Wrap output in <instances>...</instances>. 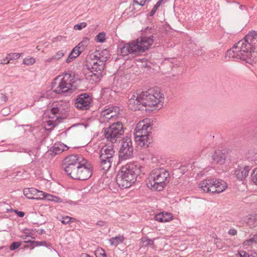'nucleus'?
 <instances>
[{
  "label": "nucleus",
  "mask_w": 257,
  "mask_h": 257,
  "mask_svg": "<svg viewBox=\"0 0 257 257\" xmlns=\"http://www.w3.org/2000/svg\"><path fill=\"white\" fill-rule=\"evenodd\" d=\"M153 92V90L149 89L142 91L139 95L133 94L128 100L129 108L134 111L139 110L148 112L159 110L163 106V104L161 103V100L157 98L159 94L156 96L152 93Z\"/></svg>",
  "instance_id": "nucleus-1"
},
{
  "label": "nucleus",
  "mask_w": 257,
  "mask_h": 257,
  "mask_svg": "<svg viewBox=\"0 0 257 257\" xmlns=\"http://www.w3.org/2000/svg\"><path fill=\"white\" fill-rule=\"evenodd\" d=\"M140 172V166L127 163L121 167L116 177V182L121 188H128L137 181Z\"/></svg>",
  "instance_id": "nucleus-2"
},
{
  "label": "nucleus",
  "mask_w": 257,
  "mask_h": 257,
  "mask_svg": "<svg viewBox=\"0 0 257 257\" xmlns=\"http://www.w3.org/2000/svg\"><path fill=\"white\" fill-rule=\"evenodd\" d=\"M58 77H56L51 84V89L55 94H66L65 95H70L73 92L72 87L76 82L75 76L72 75L69 73H64V77L57 82Z\"/></svg>",
  "instance_id": "nucleus-3"
},
{
  "label": "nucleus",
  "mask_w": 257,
  "mask_h": 257,
  "mask_svg": "<svg viewBox=\"0 0 257 257\" xmlns=\"http://www.w3.org/2000/svg\"><path fill=\"white\" fill-rule=\"evenodd\" d=\"M242 49L247 51V56L250 57L251 64L257 62V32L251 31L242 39L238 42Z\"/></svg>",
  "instance_id": "nucleus-4"
},
{
  "label": "nucleus",
  "mask_w": 257,
  "mask_h": 257,
  "mask_svg": "<svg viewBox=\"0 0 257 257\" xmlns=\"http://www.w3.org/2000/svg\"><path fill=\"white\" fill-rule=\"evenodd\" d=\"M201 191L205 193L219 194L227 188V184L222 180L216 178H207L199 184Z\"/></svg>",
  "instance_id": "nucleus-5"
},
{
  "label": "nucleus",
  "mask_w": 257,
  "mask_h": 257,
  "mask_svg": "<svg viewBox=\"0 0 257 257\" xmlns=\"http://www.w3.org/2000/svg\"><path fill=\"white\" fill-rule=\"evenodd\" d=\"M85 159L81 155H71L66 156L63 160L62 166L65 173L70 177Z\"/></svg>",
  "instance_id": "nucleus-6"
},
{
  "label": "nucleus",
  "mask_w": 257,
  "mask_h": 257,
  "mask_svg": "<svg viewBox=\"0 0 257 257\" xmlns=\"http://www.w3.org/2000/svg\"><path fill=\"white\" fill-rule=\"evenodd\" d=\"M145 47H142L138 40L132 41L129 43L119 44L117 46V54L122 57L128 54H139L146 52Z\"/></svg>",
  "instance_id": "nucleus-7"
},
{
  "label": "nucleus",
  "mask_w": 257,
  "mask_h": 257,
  "mask_svg": "<svg viewBox=\"0 0 257 257\" xmlns=\"http://www.w3.org/2000/svg\"><path fill=\"white\" fill-rule=\"evenodd\" d=\"M85 67L88 71L85 73L86 79L89 80L92 84L99 82L102 76L104 68H101L97 64V62H92L89 60L86 62Z\"/></svg>",
  "instance_id": "nucleus-8"
},
{
  "label": "nucleus",
  "mask_w": 257,
  "mask_h": 257,
  "mask_svg": "<svg viewBox=\"0 0 257 257\" xmlns=\"http://www.w3.org/2000/svg\"><path fill=\"white\" fill-rule=\"evenodd\" d=\"M124 134L123 124L120 121L112 123L104 128V135L107 141L112 143L116 142L117 139L120 138Z\"/></svg>",
  "instance_id": "nucleus-9"
},
{
  "label": "nucleus",
  "mask_w": 257,
  "mask_h": 257,
  "mask_svg": "<svg viewBox=\"0 0 257 257\" xmlns=\"http://www.w3.org/2000/svg\"><path fill=\"white\" fill-rule=\"evenodd\" d=\"M154 26L153 27H147L144 30H142V35L136 39L138 40L139 44L142 46L145 47L146 51L149 50L157 38V33L154 31Z\"/></svg>",
  "instance_id": "nucleus-10"
},
{
  "label": "nucleus",
  "mask_w": 257,
  "mask_h": 257,
  "mask_svg": "<svg viewBox=\"0 0 257 257\" xmlns=\"http://www.w3.org/2000/svg\"><path fill=\"white\" fill-rule=\"evenodd\" d=\"M238 42L234 44L232 47L227 50L225 53V59L232 58V59H239L245 61L246 63L251 64L250 57L247 56V51L242 49L241 46L237 44Z\"/></svg>",
  "instance_id": "nucleus-11"
},
{
  "label": "nucleus",
  "mask_w": 257,
  "mask_h": 257,
  "mask_svg": "<svg viewBox=\"0 0 257 257\" xmlns=\"http://www.w3.org/2000/svg\"><path fill=\"white\" fill-rule=\"evenodd\" d=\"M131 138L126 137L121 140L119 151V162L132 158L134 155V147Z\"/></svg>",
  "instance_id": "nucleus-12"
},
{
  "label": "nucleus",
  "mask_w": 257,
  "mask_h": 257,
  "mask_svg": "<svg viewBox=\"0 0 257 257\" xmlns=\"http://www.w3.org/2000/svg\"><path fill=\"white\" fill-rule=\"evenodd\" d=\"M92 174V167L87 160L81 163L75 171L73 172L70 176L73 179L79 180H86L89 179Z\"/></svg>",
  "instance_id": "nucleus-13"
},
{
  "label": "nucleus",
  "mask_w": 257,
  "mask_h": 257,
  "mask_svg": "<svg viewBox=\"0 0 257 257\" xmlns=\"http://www.w3.org/2000/svg\"><path fill=\"white\" fill-rule=\"evenodd\" d=\"M75 107L80 110H87L92 106V97L88 93H82L72 100Z\"/></svg>",
  "instance_id": "nucleus-14"
},
{
  "label": "nucleus",
  "mask_w": 257,
  "mask_h": 257,
  "mask_svg": "<svg viewBox=\"0 0 257 257\" xmlns=\"http://www.w3.org/2000/svg\"><path fill=\"white\" fill-rule=\"evenodd\" d=\"M110 57L109 51L105 49L100 51H96L94 54L89 55L87 56L86 61V62H89V60L92 62H97V64L99 65L100 67L105 68L106 62L110 58Z\"/></svg>",
  "instance_id": "nucleus-15"
},
{
  "label": "nucleus",
  "mask_w": 257,
  "mask_h": 257,
  "mask_svg": "<svg viewBox=\"0 0 257 257\" xmlns=\"http://www.w3.org/2000/svg\"><path fill=\"white\" fill-rule=\"evenodd\" d=\"M140 127L141 124L138 123L136 128V132L134 134L135 141L142 147H149V145H146V142L149 143V144L151 143L150 142H149V136L140 130Z\"/></svg>",
  "instance_id": "nucleus-16"
},
{
  "label": "nucleus",
  "mask_w": 257,
  "mask_h": 257,
  "mask_svg": "<svg viewBox=\"0 0 257 257\" xmlns=\"http://www.w3.org/2000/svg\"><path fill=\"white\" fill-rule=\"evenodd\" d=\"M115 151L112 146H104L99 151V159L113 160Z\"/></svg>",
  "instance_id": "nucleus-17"
},
{
  "label": "nucleus",
  "mask_w": 257,
  "mask_h": 257,
  "mask_svg": "<svg viewBox=\"0 0 257 257\" xmlns=\"http://www.w3.org/2000/svg\"><path fill=\"white\" fill-rule=\"evenodd\" d=\"M69 147L61 142L56 143L47 151L48 156L54 157L69 149Z\"/></svg>",
  "instance_id": "nucleus-18"
},
{
  "label": "nucleus",
  "mask_w": 257,
  "mask_h": 257,
  "mask_svg": "<svg viewBox=\"0 0 257 257\" xmlns=\"http://www.w3.org/2000/svg\"><path fill=\"white\" fill-rule=\"evenodd\" d=\"M167 183H163L162 182L156 181L155 180H149L147 183V187L153 191H161L167 185Z\"/></svg>",
  "instance_id": "nucleus-19"
},
{
  "label": "nucleus",
  "mask_w": 257,
  "mask_h": 257,
  "mask_svg": "<svg viewBox=\"0 0 257 257\" xmlns=\"http://www.w3.org/2000/svg\"><path fill=\"white\" fill-rule=\"evenodd\" d=\"M250 169L248 166L242 168H237L234 171V175L239 181H243L248 176Z\"/></svg>",
  "instance_id": "nucleus-20"
},
{
  "label": "nucleus",
  "mask_w": 257,
  "mask_h": 257,
  "mask_svg": "<svg viewBox=\"0 0 257 257\" xmlns=\"http://www.w3.org/2000/svg\"><path fill=\"white\" fill-rule=\"evenodd\" d=\"M154 217L156 220L160 222H166L173 219V215L171 213L163 212L156 214Z\"/></svg>",
  "instance_id": "nucleus-21"
},
{
  "label": "nucleus",
  "mask_w": 257,
  "mask_h": 257,
  "mask_svg": "<svg viewBox=\"0 0 257 257\" xmlns=\"http://www.w3.org/2000/svg\"><path fill=\"white\" fill-rule=\"evenodd\" d=\"M213 162L216 164H223L224 163L226 155L225 153H222L221 151L218 150L215 151L212 156Z\"/></svg>",
  "instance_id": "nucleus-22"
},
{
  "label": "nucleus",
  "mask_w": 257,
  "mask_h": 257,
  "mask_svg": "<svg viewBox=\"0 0 257 257\" xmlns=\"http://www.w3.org/2000/svg\"><path fill=\"white\" fill-rule=\"evenodd\" d=\"M38 193H41V191H39L34 188H27L23 190L24 195L28 199H34L35 195Z\"/></svg>",
  "instance_id": "nucleus-23"
},
{
  "label": "nucleus",
  "mask_w": 257,
  "mask_h": 257,
  "mask_svg": "<svg viewBox=\"0 0 257 257\" xmlns=\"http://www.w3.org/2000/svg\"><path fill=\"white\" fill-rule=\"evenodd\" d=\"M170 175L168 171H164L159 174H157L156 176L153 177V180H155L156 181L162 182L163 183H167V180L168 178L169 177ZM168 181L167 182L168 183Z\"/></svg>",
  "instance_id": "nucleus-24"
},
{
  "label": "nucleus",
  "mask_w": 257,
  "mask_h": 257,
  "mask_svg": "<svg viewBox=\"0 0 257 257\" xmlns=\"http://www.w3.org/2000/svg\"><path fill=\"white\" fill-rule=\"evenodd\" d=\"M124 239L125 238L123 236L118 235L110 238L109 241L111 245L117 246L119 243H122Z\"/></svg>",
  "instance_id": "nucleus-25"
},
{
  "label": "nucleus",
  "mask_w": 257,
  "mask_h": 257,
  "mask_svg": "<svg viewBox=\"0 0 257 257\" xmlns=\"http://www.w3.org/2000/svg\"><path fill=\"white\" fill-rule=\"evenodd\" d=\"M57 103L58 107H59V114H65L67 111V109L69 108V104L68 103L59 102Z\"/></svg>",
  "instance_id": "nucleus-26"
},
{
  "label": "nucleus",
  "mask_w": 257,
  "mask_h": 257,
  "mask_svg": "<svg viewBox=\"0 0 257 257\" xmlns=\"http://www.w3.org/2000/svg\"><path fill=\"white\" fill-rule=\"evenodd\" d=\"M113 160H108L105 159H100V164L102 167V169L107 171L111 167Z\"/></svg>",
  "instance_id": "nucleus-27"
},
{
  "label": "nucleus",
  "mask_w": 257,
  "mask_h": 257,
  "mask_svg": "<svg viewBox=\"0 0 257 257\" xmlns=\"http://www.w3.org/2000/svg\"><path fill=\"white\" fill-rule=\"evenodd\" d=\"M89 40L88 37H84L82 41L77 45V47H79V48L82 52L87 48Z\"/></svg>",
  "instance_id": "nucleus-28"
},
{
  "label": "nucleus",
  "mask_w": 257,
  "mask_h": 257,
  "mask_svg": "<svg viewBox=\"0 0 257 257\" xmlns=\"http://www.w3.org/2000/svg\"><path fill=\"white\" fill-rule=\"evenodd\" d=\"M105 33L102 32L99 33L95 38V41L97 43H103L105 41Z\"/></svg>",
  "instance_id": "nucleus-29"
},
{
  "label": "nucleus",
  "mask_w": 257,
  "mask_h": 257,
  "mask_svg": "<svg viewBox=\"0 0 257 257\" xmlns=\"http://www.w3.org/2000/svg\"><path fill=\"white\" fill-rule=\"evenodd\" d=\"M141 242L143 244V246L145 247L149 245H153L154 244V240L149 239L148 237H143L141 239Z\"/></svg>",
  "instance_id": "nucleus-30"
},
{
  "label": "nucleus",
  "mask_w": 257,
  "mask_h": 257,
  "mask_svg": "<svg viewBox=\"0 0 257 257\" xmlns=\"http://www.w3.org/2000/svg\"><path fill=\"white\" fill-rule=\"evenodd\" d=\"M253 243H257V233L254 234L250 239H246L243 242V244L244 246L249 245Z\"/></svg>",
  "instance_id": "nucleus-31"
},
{
  "label": "nucleus",
  "mask_w": 257,
  "mask_h": 257,
  "mask_svg": "<svg viewBox=\"0 0 257 257\" xmlns=\"http://www.w3.org/2000/svg\"><path fill=\"white\" fill-rule=\"evenodd\" d=\"M102 111L103 112H107L110 113H112L113 112H114L113 115H116V114L118 113V111H119V108L117 106H112L108 107V108H107L104 109Z\"/></svg>",
  "instance_id": "nucleus-32"
},
{
  "label": "nucleus",
  "mask_w": 257,
  "mask_h": 257,
  "mask_svg": "<svg viewBox=\"0 0 257 257\" xmlns=\"http://www.w3.org/2000/svg\"><path fill=\"white\" fill-rule=\"evenodd\" d=\"M62 119V118L59 116L57 117V118L55 120H49L47 121L48 125L51 126L52 127L50 128V129H52V128L56 126L60 122H61Z\"/></svg>",
  "instance_id": "nucleus-33"
},
{
  "label": "nucleus",
  "mask_w": 257,
  "mask_h": 257,
  "mask_svg": "<svg viewBox=\"0 0 257 257\" xmlns=\"http://www.w3.org/2000/svg\"><path fill=\"white\" fill-rule=\"evenodd\" d=\"M51 114L53 115V116H50V117L53 118L54 116L57 114H59V107H58L57 103L56 102H54L52 104V107L51 109Z\"/></svg>",
  "instance_id": "nucleus-34"
},
{
  "label": "nucleus",
  "mask_w": 257,
  "mask_h": 257,
  "mask_svg": "<svg viewBox=\"0 0 257 257\" xmlns=\"http://www.w3.org/2000/svg\"><path fill=\"white\" fill-rule=\"evenodd\" d=\"M162 3V0H159L158 2H157V3L154 6L153 8L150 12V14L148 15V16L153 17L156 13L158 8L161 5Z\"/></svg>",
  "instance_id": "nucleus-35"
},
{
  "label": "nucleus",
  "mask_w": 257,
  "mask_h": 257,
  "mask_svg": "<svg viewBox=\"0 0 257 257\" xmlns=\"http://www.w3.org/2000/svg\"><path fill=\"white\" fill-rule=\"evenodd\" d=\"M76 219L68 216H63L62 219L60 220L61 222L64 224H67L71 222H75Z\"/></svg>",
  "instance_id": "nucleus-36"
},
{
  "label": "nucleus",
  "mask_w": 257,
  "mask_h": 257,
  "mask_svg": "<svg viewBox=\"0 0 257 257\" xmlns=\"http://www.w3.org/2000/svg\"><path fill=\"white\" fill-rule=\"evenodd\" d=\"M94 254L96 257H107L104 250L102 248L96 249L94 252Z\"/></svg>",
  "instance_id": "nucleus-37"
},
{
  "label": "nucleus",
  "mask_w": 257,
  "mask_h": 257,
  "mask_svg": "<svg viewBox=\"0 0 257 257\" xmlns=\"http://www.w3.org/2000/svg\"><path fill=\"white\" fill-rule=\"evenodd\" d=\"M143 123V124L141 122L139 123L141 124L140 130L142 131H143V132H144V134H146V135H148L149 136V132L148 131V129L150 127L151 125L150 124L148 123V122H147V123L145 124L144 121Z\"/></svg>",
  "instance_id": "nucleus-38"
},
{
  "label": "nucleus",
  "mask_w": 257,
  "mask_h": 257,
  "mask_svg": "<svg viewBox=\"0 0 257 257\" xmlns=\"http://www.w3.org/2000/svg\"><path fill=\"white\" fill-rule=\"evenodd\" d=\"M22 54L18 53H11L8 54L9 60H16L19 58Z\"/></svg>",
  "instance_id": "nucleus-39"
},
{
  "label": "nucleus",
  "mask_w": 257,
  "mask_h": 257,
  "mask_svg": "<svg viewBox=\"0 0 257 257\" xmlns=\"http://www.w3.org/2000/svg\"><path fill=\"white\" fill-rule=\"evenodd\" d=\"M22 244L21 242L19 241H14L10 245V249L11 250H14L17 248H18Z\"/></svg>",
  "instance_id": "nucleus-40"
},
{
  "label": "nucleus",
  "mask_w": 257,
  "mask_h": 257,
  "mask_svg": "<svg viewBox=\"0 0 257 257\" xmlns=\"http://www.w3.org/2000/svg\"><path fill=\"white\" fill-rule=\"evenodd\" d=\"M65 55V52H63V51L61 50L58 52H57L55 55L52 56V58L54 60H58L60 59L61 58H62L63 56Z\"/></svg>",
  "instance_id": "nucleus-41"
},
{
  "label": "nucleus",
  "mask_w": 257,
  "mask_h": 257,
  "mask_svg": "<svg viewBox=\"0 0 257 257\" xmlns=\"http://www.w3.org/2000/svg\"><path fill=\"white\" fill-rule=\"evenodd\" d=\"M250 177L251 181L257 185V168L253 170Z\"/></svg>",
  "instance_id": "nucleus-42"
},
{
  "label": "nucleus",
  "mask_w": 257,
  "mask_h": 257,
  "mask_svg": "<svg viewBox=\"0 0 257 257\" xmlns=\"http://www.w3.org/2000/svg\"><path fill=\"white\" fill-rule=\"evenodd\" d=\"M41 193L42 195V198H44V199L47 200L49 201H52L54 197L53 195L48 194L43 191H41Z\"/></svg>",
  "instance_id": "nucleus-43"
},
{
  "label": "nucleus",
  "mask_w": 257,
  "mask_h": 257,
  "mask_svg": "<svg viewBox=\"0 0 257 257\" xmlns=\"http://www.w3.org/2000/svg\"><path fill=\"white\" fill-rule=\"evenodd\" d=\"M35 62V59L31 57L29 58H25L23 60V63L27 65H31L34 64Z\"/></svg>",
  "instance_id": "nucleus-44"
},
{
  "label": "nucleus",
  "mask_w": 257,
  "mask_h": 257,
  "mask_svg": "<svg viewBox=\"0 0 257 257\" xmlns=\"http://www.w3.org/2000/svg\"><path fill=\"white\" fill-rule=\"evenodd\" d=\"M87 26V23L85 22H82L81 23L76 24L74 26V29L75 30H81L83 28Z\"/></svg>",
  "instance_id": "nucleus-45"
},
{
  "label": "nucleus",
  "mask_w": 257,
  "mask_h": 257,
  "mask_svg": "<svg viewBox=\"0 0 257 257\" xmlns=\"http://www.w3.org/2000/svg\"><path fill=\"white\" fill-rule=\"evenodd\" d=\"M79 47L75 46L71 51V54H75L74 56L78 57L82 53L81 51L80 50Z\"/></svg>",
  "instance_id": "nucleus-46"
},
{
  "label": "nucleus",
  "mask_w": 257,
  "mask_h": 257,
  "mask_svg": "<svg viewBox=\"0 0 257 257\" xmlns=\"http://www.w3.org/2000/svg\"><path fill=\"white\" fill-rule=\"evenodd\" d=\"M77 57V56H74L73 54H71L70 52L66 59V62L67 63H69L71 61H73L75 58H76Z\"/></svg>",
  "instance_id": "nucleus-47"
},
{
  "label": "nucleus",
  "mask_w": 257,
  "mask_h": 257,
  "mask_svg": "<svg viewBox=\"0 0 257 257\" xmlns=\"http://www.w3.org/2000/svg\"><path fill=\"white\" fill-rule=\"evenodd\" d=\"M101 114H103V115L105 118L108 119L111 118L112 117H113V116H114L113 114L110 115V113L109 112H103V111H102Z\"/></svg>",
  "instance_id": "nucleus-48"
},
{
  "label": "nucleus",
  "mask_w": 257,
  "mask_h": 257,
  "mask_svg": "<svg viewBox=\"0 0 257 257\" xmlns=\"http://www.w3.org/2000/svg\"><path fill=\"white\" fill-rule=\"evenodd\" d=\"M128 9L130 10L129 12L132 13V14L134 15L135 14L137 11V9L135 7V3H134L133 5H131Z\"/></svg>",
  "instance_id": "nucleus-49"
},
{
  "label": "nucleus",
  "mask_w": 257,
  "mask_h": 257,
  "mask_svg": "<svg viewBox=\"0 0 257 257\" xmlns=\"http://www.w3.org/2000/svg\"><path fill=\"white\" fill-rule=\"evenodd\" d=\"M0 100L1 102H5L8 100V96L6 94L3 93H0Z\"/></svg>",
  "instance_id": "nucleus-50"
},
{
  "label": "nucleus",
  "mask_w": 257,
  "mask_h": 257,
  "mask_svg": "<svg viewBox=\"0 0 257 257\" xmlns=\"http://www.w3.org/2000/svg\"><path fill=\"white\" fill-rule=\"evenodd\" d=\"M240 257H249L250 255L245 251L241 250L238 252Z\"/></svg>",
  "instance_id": "nucleus-51"
},
{
  "label": "nucleus",
  "mask_w": 257,
  "mask_h": 257,
  "mask_svg": "<svg viewBox=\"0 0 257 257\" xmlns=\"http://www.w3.org/2000/svg\"><path fill=\"white\" fill-rule=\"evenodd\" d=\"M14 212H15L20 217H23L25 215V213L24 212L19 211L17 209H15L14 211Z\"/></svg>",
  "instance_id": "nucleus-52"
},
{
  "label": "nucleus",
  "mask_w": 257,
  "mask_h": 257,
  "mask_svg": "<svg viewBox=\"0 0 257 257\" xmlns=\"http://www.w3.org/2000/svg\"><path fill=\"white\" fill-rule=\"evenodd\" d=\"M32 241L33 240H27L24 241L25 243H28L29 248L31 249H33L35 247V243H32Z\"/></svg>",
  "instance_id": "nucleus-53"
},
{
  "label": "nucleus",
  "mask_w": 257,
  "mask_h": 257,
  "mask_svg": "<svg viewBox=\"0 0 257 257\" xmlns=\"http://www.w3.org/2000/svg\"><path fill=\"white\" fill-rule=\"evenodd\" d=\"M106 224H107L106 221H103V220H99L96 222V225L99 226L103 227V226H104Z\"/></svg>",
  "instance_id": "nucleus-54"
},
{
  "label": "nucleus",
  "mask_w": 257,
  "mask_h": 257,
  "mask_svg": "<svg viewBox=\"0 0 257 257\" xmlns=\"http://www.w3.org/2000/svg\"><path fill=\"white\" fill-rule=\"evenodd\" d=\"M42 246H45L47 248H51L52 247V244L46 241H42Z\"/></svg>",
  "instance_id": "nucleus-55"
},
{
  "label": "nucleus",
  "mask_w": 257,
  "mask_h": 257,
  "mask_svg": "<svg viewBox=\"0 0 257 257\" xmlns=\"http://www.w3.org/2000/svg\"><path fill=\"white\" fill-rule=\"evenodd\" d=\"M228 233L230 235H235L237 234V230L235 229L231 228L228 230Z\"/></svg>",
  "instance_id": "nucleus-56"
},
{
  "label": "nucleus",
  "mask_w": 257,
  "mask_h": 257,
  "mask_svg": "<svg viewBox=\"0 0 257 257\" xmlns=\"http://www.w3.org/2000/svg\"><path fill=\"white\" fill-rule=\"evenodd\" d=\"M9 57H8V55H7V56L5 59H4L1 62V64L4 65L8 64L10 62V60H9Z\"/></svg>",
  "instance_id": "nucleus-57"
},
{
  "label": "nucleus",
  "mask_w": 257,
  "mask_h": 257,
  "mask_svg": "<svg viewBox=\"0 0 257 257\" xmlns=\"http://www.w3.org/2000/svg\"><path fill=\"white\" fill-rule=\"evenodd\" d=\"M52 201H54V202H57V203H59V202H62V200L61 198L54 195V197H53V200Z\"/></svg>",
  "instance_id": "nucleus-58"
},
{
  "label": "nucleus",
  "mask_w": 257,
  "mask_h": 257,
  "mask_svg": "<svg viewBox=\"0 0 257 257\" xmlns=\"http://www.w3.org/2000/svg\"><path fill=\"white\" fill-rule=\"evenodd\" d=\"M195 53L198 56H201L205 53V51L202 49H198L195 51Z\"/></svg>",
  "instance_id": "nucleus-59"
},
{
  "label": "nucleus",
  "mask_w": 257,
  "mask_h": 257,
  "mask_svg": "<svg viewBox=\"0 0 257 257\" xmlns=\"http://www.w3.org/2000/svg\"><path fill=\"white\" fill-rule=\"evenodd\" d=\"M34 199L36 200H40V199H44V198H42V195L41 193H38L37 195H35Z\"/></svg>",
  "instance_id": "nucleus-60"
},
{
  "label": "nucleus",
  "mask_w": 257,
  "mask_h": 257,
  "mask_svg": "<svg viewBox=\"0 0 257 257\" xmlns=\"http://www.w3.org/2000/svg\"><path fill=\"white\" fill-rule=\"evenodd\" d=\"M32 243H35V246H42V241H35L33 240Z\"/></svg>",
  "instance_id": "nucleus-61"
},
{
  "label": "nucleus",
  "mask_w": 257,
  "mask_h": 257,
  "mask_svg": "<svg viewBox=\"0 0 257 257\" xmlns=\"http://www.w3.org/2000/svg\"><path fill=\"white\" fill-rule=\"evenodd\" d=\"M255 219L254 216L250 217L248 218L247 223L249 225L250 223H251L253 222V221Z\"/></svg>",
  "instance_id": "nucleus-62"
},
{
  "label": "nucleus",
  "mask_w": 257,
  "mask_h": 257,
  "mask_svg": "<svg viewBox=\"0 0 257 257\" xmlns=\"http://www.w3.org/2000/svg\"><path fill=\"white\" fill-rule=\"evenodd\" d=\"M37 232L39 234L42 235L45 234L46 233V231L43 229H40L37 231Z\"/></svg>",
  "instance_id": "nucleus-63"
},
{
  "label": "nucleus",
  "mask_w": 257,
  "mask_h": 257,
  "mask_svg": "<svg viewBox=\"0 0 257 257\" xmlns=\"http://www.w3.org/2000/svg\"><path fill=\"white\" fill-rule=\"evenodd\" d=\"M81 257H93V256H90V255H89L87 253H84L81 254Z\"/></svg>",
  "instance_id": "nucleus-64"
}]
</instances>
